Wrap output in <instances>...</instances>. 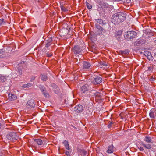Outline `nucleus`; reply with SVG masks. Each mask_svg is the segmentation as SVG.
<instances>
[{
  "label": "nucleus",
  "mask_w": 156,
  "mask_h": 156,
  "mask_svg": "<svg viewBox=\"0 0 156 156\" xmlns=\"http://www.w3.org/2000/svg\"><path fill=\"white\" fill-rule=\"evenodd\" d=\"M9 95H10V93L8 94V96L9 97Z\"/></svg>",
  "instance_id": "obj_51"
},
{
  "label": "nucleus",
  "mask_w": 156,
  "mask_h": 156,
  "mask_svg": "<svg viewBox=\"0 0 156 156\" xmlns=\"http://www.w3.org/2000/svg\"><path fill=\"white\" fill-rule=\"evenodd\" d=\"M100 4L102 8H106L109 7V5L104 1H101Z\"/></svg>",
  "instance_id": "obj_21"
},
{
  "label": "nucleus",
  "mask_w": 156,
  "mask_h": 156,
  "mask_svg": "<svg viewBox=\"0 0 156 156\" xmlns=\"http://www.w3.org/2000/svg\"><path fill=\"white\" fill-rule=\"evenodd\" d=\"M72 50L75 54H79L83 50L82 48L79 45L74 46L72 48Z\"/></svg>",
  "instance_id": "obj_5"
},
{
  "label": "nucleus",
  "mask_w": 156,
  "mask_h": 156,
  "mask_svg": "<svg viewBox=\"0 0 156 156\" xmlns=\"http://www.w3.org/2000/svg\"><path fill=\"white\" fill-rule=\"evenodd\" d=\"M52 86L54 92L56 94H58L59 90L58 87L55 83H53L52 84Z\"/></svg>",
  "instance_id": "obj_18"
},
{
  "label": "nucleus",
  "mask_w": 156,
  "mask_h": 156,
  "mask_svg": "<svg viewBox=\"0 0 156 156\" xmlns=\"http://www.w3.org/2000/svg\"><path fill=\"white\" fill-rule=\"evenodd\" d=\"M154 97L155 98V100H156V93L155 94V96Z\"/></svg>",
  "instance_id": "obj_48"
},
{
  "label": "nucleus",
  "mask_w": 156,
  "mask_h": 156,
  "mask_svg": "<svg viewBox=\"0 0 156 156\" xmlns=\"http://www.w3.org/2000/svg\"><path fill=\"white\" fill-rule=\"evenodd\" d=\"M33 85V84L31 83H28L27 84H24L23 85L22 87L25 88H29L32 86Z\"/></svg>",
  "instance_id": "obj_28"
},
{
  "label": "nucleus",
  "mask_w": 156,
  "mask_h": 156,
  "mask_svg": "<svg viewBox=\"0 0 156 156\" xmlns=\"http://www.w3.org/2000/svg\"><path fill=\"white\" fill-rule=\"evenodd\" d=\"M19 138V136L15 132L10 131V142H14Z\"/></svg>",
  "instance_id": "obj_6"
},
{
  "label": "nucleus",
  "mask_w": 156,
  "mask_h": 156,
  "mask_svg": "<svg viewBox=\"0 0 156 156\" xmlns=\"http://www.w3.org/2000/svg\"><path fill=\"white\" fill-rule=\"evenodd\" d=\"M40 89L44 95L46 97H48L49 96V94L48 93L46 90V89L44 86H41L39 87Z\"/></svg>",
  "instance_id": "obj_10"
},
{
  "label": "nucleus",
  "mask_w": 156,
  "mask_h": 156,
  "mask_svg": "<svg viewBox=\"0 0 156 156\" xmlns=\"http://www.w3.org/2000/svg\"><path fill=\"white\" fill-rule=\"evenodd\" d=\"M52 39L51 37H50V39Z\"/></svg>",
  "instance_id": "obj_54"
},
{
  "label": "nucleus",
  "mask_w": 156,
  "mask_h": 156,
  "mask_svg": "<svg viewBox=\"0 0 156 156\" xmlns=\"http://www.w3.org/2000/svg\"><path fill=\"white\" fill-rule=\"evenodd\" d=\"M83 110V107L80 105H77L74 108V110L76 112H81Z\"/></svg>",
  "instance_id": "obj_11"
},
{
  "label": "nucleus",
  "mask_w": 156,
  "mask_h": 156,
  "mask_svg": "<svg viewBox=\"0 0 156 156\" xmlns=\"http://www.w3.org/2000/svg\"><path fill=\"white\" fill-rule=\"evenodd\" d=\"M24 63V62L20 61V62H16V63L15 65L14 64V66H16L17 68V71L19 74L20 75H21L22 74V69H23V67L21 65Z\"/></svg>",
  "instance_id": "obj_4"
},
{
  "label": "nucleus",
  "mask_w": 156,
  "mask_h": 156,
  "mask_svg": "<svg viewBox=\"0 0 156 156\" xmlns=\"http://www.w3.org/2000/svg\"><path fill=\"white\" fill-rule=\"evenodd\" d=\"M137 35V33L134 31H128L125 32L124 34L125 39H133L136 38Z\"/></svg>",
  "instance_id": "obj_2"
},
{
  "label": "nucleus",
  "mask_w": 156,
  "mask_h": 156,
  "mask_svg": "<svg viewBox=\"0 0 156 156\" xmlns=\"http://www.w3.org/2000/svg\"><path fill=\"white\" fill-rule=\"evenodd\" d=\"M87 7L89 9H90L92 8V6L89 4L88 2H86Z\"/></svg>",
  "instance_id": "obj_35"
},
{
  "label": "nucleus",
  "mask_w": 156,
  "mask_h": 156,
  "mask_svg": "<svg viewBox=\"0 0 156 156\" xmlns=\"http://www.w3.org/2000/svg\"><path fill=\"white\" fill-rule=\"evenodd\" d=\"M144 54L149 60L152 59L153 57L152 56L151 53L150 52L148 51H145L144 52Z\"/></svg>",
  "instance_id": "obj_14"
},
{
  "label": "nucleus",
  "mask_w": 156,
  "mask_h": 156,
  "mask_svg": "<svg viewBox=\"0 0 156 156\" xmlns=\"http://www.w3.org/2000/svg\"><path fill=\"white\" fill-rule=\"evenodd\" d=\"M149 80L152 82L153 83L154 81V79L152 77H151Z\"/></svg>",
  "instance_id": "obj_39"
},
{
  "label": "nucleus",
  "mask_w": 156,
  "mask_h": 156,
  "mask_svg": "<svg viewBox=\"0 0 156 156\" xmlns=\"http://www.w3.org/2000/svg\"><path fill=\"white\" fill-rule=\"evenodd\" d=\"M5 23L3 19H0V26L3 25Z\"/></svg>",
  "instance_id": "obj_36"
},
{
  "label": "nucleus",
  "mask_w": 156,
  "mask_h": 156,
  "mask_svg": "<svg viewBox=\"0 0 156 156\" xmlns=\"http://www.w3.org/2000/svg\"><path fill=\"white\" fill-rule=\"evenodd\" d=\"M126 16V13L123 12L116 13L112 16V21L115 25H118L124 20Z\"/></svg>",
  "instance_id": "obj_1"
},
{
  "label": "nucleus",
  "mask_w": 156,
  "mask_h": 156,
  "mask_svg": "<svg viewBox=\"0 0 156 156\" xmlns=\"http://www.w3.org/2000/svg\"><path fill=\"white\" fill-rule=\"evenodd\" d=\"M63 144L64 145L65 148L68 150H70L69 144H68V142L64 140L63 142Z\"/></svg>",
  "instance_id": "obj_25"
},
{
  "label": "nucleus",
  "mask_w": 156,
  "mask_h": 156,
  "mask_svg": "<svg viewBox=\"0 0 156 156\" xmlns=\"http://www.w3.org/2000/svg\"><path fill=\"white\" fill-rule=\"evenodd\" d=\"M131 0H120V1H122V2H124L126 3H129L130 2Z\"/></svg>",
  "instance_id": "obj_37"
},
{
  "label": "nucleus",
  "mask_w": 156,
  "mask_h": 156,
  "mask_svg": "<svg viewBox=\"0 0 156 156\" xmlns=\"http://www.w3.org/2000/svg\"><path fill=\"white\" fill-rule=\"evenodd\" d=\"M12 39V38H10V39Z\"/></svg>",
  "instance_id": "obj_55"
},
{
  "label": "nucleus",
  "mask_w": 156,
  "mask_h": 156,
  "mask_svg": "<svg viewBox=\"0 0 156 156\" xmlns=\"http://www.w3.org/2000/svg\"><path fill=\"white\" fill-rule=\"evenodd\" d=\"M148 69L149 70H151L152 69L151 67H149L148 68Z\"/></svg>",
  "instance_id": "obj_46"
},
{
  "label": "nucleus",
  "mask_w": 156,
  "mask_h": 156,
  "mask_svg": "<svg viewBox=\"0 0 156 156\" xmlns=\"http://www.w3.org/2000/svg\"><path fill=\"white\" fill-rule=\"evenodd\" d=\"M81 90L82 94L85 96H87L90 93L89 91V87L87 85H84L82 86L81 87Z\"/></svg>",
  "instance_id": "obj_3"
},
{
  "label": "nucleus",
  "mask_w": 156,
  "mask_h": 156,
  "mask_svg": "<svg viewBox=\"0 0 156 156\" xmlns=\"http://www.w3.org/2000/svg\"><path fill=\"white\" fill-rule=\"evenodd\" d=\"M145 42V40H139L135 42L134 44L135 46H139L143 44Z\"/></svg>",
  "instance_id": "obj_16"
},
{
  "label": "nucleus",
  "mask_w": 156,
  "mask_h": 156,
  "mask_svg": "<svg viewBox=\"0 0 156 156\" xmlns=\"http://www.w3.org/2000/svg\"><path fill=\"white\" fill-rule=\"evenodd\" d=\"M1 124L0 123V129L1 128Z\"/></svg>",
  "instance_id": "obj_52"
},
{
  "label": "nucleus",
  "mask_w": 156,
  "mask_h": 156,
  "mask_svg": "<svg viewBox=\"0 0 156 156\" xmlns=\"http://www.w3.org/2000/svg\"><path fill=\"white\" fill-rule=\"evenodd\" d=\"M95 20L98 24L102 26L106 24V23L104 20H102L101 19H96Z\"/></svg>",
  "instance_id": "obj_19"
},
{
  "label": "nucleus",
  "mask_w": 156,
  "mask_h": 156,
  "mask_svg": "<svg viewBox=\"0 0 156 156\" xmlns=\"http://www.w3.org/2000/svg\"><path fill=\"white\" fill-rule=\"evenodd\" d=\"M12 121V119H10V121Z\"/></svg>",
  "instance_id": "obj_56"
},
{
  "label": "nucleus",
  "mask_w": 156,
  "mask_h": 156,
  "mask_svg": "<svg viewBox=\"0 0 156 156\" xmlns=\"http://www.w3.org/2000/svg\"><path fill=\"white\" fill-rule=\"evenodd\" d=\"M95 28L97 29L100 31L102 33L104 31V29L98 23H95Z\"/></svg>",
  "instance_id": "obj_22"
},
{
  "label": "nucleus",
  "mask_w": 156,
  "mask_h": 156,
  "mask_svg": "<svg viewBox=\"0 0 156 156\" xmlns=\"http://www.w3.org/2000/svg\"><path fill=\"white\" fill-rule=\"evenodd\" d=\"M155 57H156V53H155Z\"/></svg>",
  "instance_id": "obj_53"
},
{
  "label": "nucleus",
  "mask_w": 156,
  "mask_h": 156,
  "mask_svg": "<svg viewBox=\"0 0 156 156\" xmlns=\"http://www.w3.org/2000/svg\"><path fill=\"white\" fill-rule=\"evenodd\" d=\"M35 105V101L33 100H30L28 101L26 106L29 108H31L34 107Z\"/></svg>",
  "instance_id": "obj_9"
},
{
  "label": "nucleus",
  "mask_w": 156,
  "mask_h": 156,
  "mask_svg": "<svg viewBox=\"0 0 156 156\" xmlns=\"http://www.w3.org/2000/svg\"><path fill=\"white\" fill-rule=\"evenodd\" d=\"M144 140L145 142L147 143H151V142H153V141L152 140L150 136H145L144 139Z\"/></svg>",
  "instance_id": "obj_23"
},
{
  "label": "nucleus",
  "mask_w": 156,
  "mask_h": 156,
  "mask_svg": "<svg viewBox=\"0 0 156 156\" xmlns=\"http://www.w3.org/2000/svg\"><path fill=\"white\" fill-rule=\"evenodd\" d=\"M146 149L150 150L153 146V142L151 143H145L142 142L141 144Z\"/></svg>",
  "instance_id": "obj_7"
},
{
  "label": "nucleus",
  "mask_w": 156,
  "mask_h": 156,
  "mask_svg": "<svg viewBox=\"0 0 156 156\" xmlns=\"http://www.w3.org/2000/svg\"><path fill=\"white\" fill-rule=\"evenodd\" d=\"M138 148L140 150V151H143L144 150V149L142 147L139 146L138 147Z\"/></svg>",
  "instance_id": "obj_42"
},
{
  "label": "nucleus",
  "mask_w": 156,
  "mask_h": 156,
  "mask_svg": "<svg viewBox=\"0 0 156 156\" xmlns=\"http://www.w3.org/2000/svg\"><path fill=\"white\" fill-rule=\"evenodd\" d=\"M60 7L62 11L63 12H66L68 10L66 8L64 7L62 5H61Z\"/></svg>",
  "instance_id": "obj_33"
},
{
  "label": "nucleus",
  "mask_w": 156,
  "mask_h": 156,
  "mask_svg": "<svg viewBox=\"0 0 156 156\" xmlns=\"http://www.w3.org/2000/svg\"><path fill=\"white\" fill-rule=\"evenodd\" d=\"M49 43L50 42L47 43L46 44V47H48L50 44Z\"/></svg>",
  "instance_id": "obj_44"
},
{
  "label": "nucleus",
  "mask_w": 156,
  "mask_h": 156,
  "mask_svg": "<svg viewBox=\"0 0 156 156\" xmlns=\"http://www.w3.org/2000/svg\"><path fill=\"white\" fill-rule=\"evenodd\" d=\"M41 79L42 80L46 81L47 79V76L45 74L42 75L41 76Z\"/></svg>",
  "instance_id": "obj_29"
},
{
  "label": "nucleus",
  "mask_w": 156,
  "mask_h": 156,
  "mask_svg": "<svg viewBox=\"0 0 156 156\" xmlns=\"http://www.w3.org/2000/svg\"><path fill=\"white\" fill-rule=\"evenodd\" d=\"M79 152L80 154L81 155H83L84 156L86 155L87 154V152L83 149H80L79 150Z\"/></svg>",
  "instance_id": "obj_26"
},
{
  "label": "nucleus",
  "mask_w": 156,
  "mask_h": 156,
  "mask_svg": "<svg viewBox=\"0 0 156 156\" xmlns=\"http://www.w3.org/2000/svg\"><path fill=\"white\" fill-rule=\"evenodd\" d=\"M12 120H13V119ZM12 121H13V122H14V121H13V120H12Z\"/></svg>",
  "instance_id": "obj_57"
},
{
  "label": "nucleus",
  "mask_w": 156,
  "mask_h": 156,
  "mask_svg": "<svg viewBox=\"0 0 156 156\" xmlns=\"http://www.w3.org/2000/svg\"><path fill=\"white\" fill-rule=\"evenodd\" d=\"M102 80V79L101 77L96 76L93 80L92 82L94 84L97 85L101 83Z\"/></svg>",
  "instance_id": "obj_8"
},
{
  "label": "nucleus",
  "mask_w": 156,
  "mask_h": 156,
  "mask_svg": "<svg viewBox=\"0 0 156 156\" xmlns=\"http://www.w3.org/2000/svg\"><path fill=\"white\" fill-rule=\"evenodd\" d=\"M8 77V76H5L4 75H0V81L2 82L5 81Z\"/></svg>",
  "instance_id": "obj_24"
},
{
  "label": "nucleus",
  "mask_w": 156,
  "mask_h": 156,
  "mask_svg": "<svg viewBox=\"0 0 156 156\" xmlns=\"http://www.w3.org/2000/svg\"><path fill=\"white\" fill-rule=\"evenodd\" d=\"M13 115V113H12L11 114H10V116H12V115Z\"/></svg>",
  "instance_id": "obj_50"
},
{
  "label": "nucleus",
  "mask_w": 156,
  "mask_h": 156,
  "mask_svg": "<svg viewBox=\"0 0 156 156\" xmlns=\"http://www.w3.org/2000/svg\"><path fill=\"white\" fill-rule=\"evenodd\" d=\"M4 51L2 50H0V58H2L4 57L3 54L4 53Z\"/></svg>",
  "instance_id": "obj_34"
},
{
  "label": "nucleus",
  "mask_w": 156,
  "mask_h": 156,
  "mask_svg": "<svg viewBox=\"0 0 156 156\" xmlns=\"http://www.w3.org/2000/svg\"><path fill=\"white\" fill-rule=\"evenodd\" d=\"M52 55V54H47V56L48 57H51Z\"/></svg>",
  "instance_id": "obj_45"
},
{
  "label": "nucleus",
  "mask_w": 156,
  "mask_h": 156,
  "mask_svg": "<svg viewBox=\"0 0 156 156\" xmlns=\"http://www.w3.org/2000/svg\"><path fill=\"white\" fill-rule=\"evenodd\" d=\"M6 137L7 139H9V136L8 135H7V136H6Z\"/></svg>",
  "instance_id": "obj_47"
},
{
  "label": "nucleus",
  "mask_w": 156,
  "mask_h": 156,
  "mask_svg": "<svg viewBox=\"0 0 156 156\" xmlns=\"http://www.w3.org/2000/svg\"><path fill=\"white\" fill-rule=\"evenodd\" d=\"M114 147L113 145H111L108 146V149L106 152L108 153H112L114 152Z\"/></svg>",
  "instance_id": "obj_17"
},
{
  "label": "nucleus",
  "mask_w": 156,
  "mask_h": 156,
  "mask_svg": "<svg viewBox=\"0 0 156 156\" xmlns=\"http://www.w3.org/2000/svg\"><path fill=\"white\" fill-rule=\"evenodd\" d=\"M150 117L152 119H155L156 116V112L154 109H151L149 114Z\"/></svg>",
  "instance_id": "obj_13"
},
{
  "label": "nucleus",
  "mask_w": 156,
  "mask_h": 156,
  "mask_svg": "<svg viewBox=\"0 0 156 156\" xmlns=\"http://www.w3.org/2000/svg\"><path fill=\"white\" fill-rule=\"evenodd\" d=\"M35 77H32L30 79V81H32L34 80L35 79Z\"/></svg>",
  "instance_id": "obj_43"
},
{
  "label": "nucleus",
  "mask_w": 156,
  "mask_h": 156,
  "mask_svg": "<svg viewBox=\"0 0 156 156\" xmlns=\"http://www.w3.org/2000/svg\"><path fill=\"white\" fill-rule=\"evenodd\" d=\"M154 41V43H155V44L156 45V40H155Z\"/></svg>",
  "instance_id": "obj_49"
},
{
  "label": "nucleus",
  "mask_w": 156,
  "mask_h": 156,
  "mask_svg": "<svg viewBox=\"0 0 156 156\" xmlns=\"http://www.w3.org/2000/svg\"><path fill=\"white\" fill-rule=\"evenodd\" d=\"M123 32L122 30H121L116 31L115 33V36L117 38H120L122 36V34Z\"/></svg>",
  "instance_id": "obj_12"
},
{
  "label": "nucleus",
  "mask_w": 156,
  "mask_h": 156,
  "mask_svg": "<svg viewBox=\"0 0 156 156\" xmlns=\"http://www.w3.org/2000/svg\"><path fill=\"white\" fill-rule=\"evenodd\" d=\"M100 64H101V65H102L103 66H107V64L106 62H101Z\"/></svg>",
  "instance_id": "obj_40"
},
{
  "label": "nucleus",
  "mask_w": 156,
  "mask_h": 156,
  "mask_svg": "<svg viewBox=\"0 0 156 156\" xmlns=\"http://www.w3.org/2000/svg\"><path fill=\"white\" fill-rule=\"evenodd\" d=\"M120 52L122 54H128L129 53V51L128 50L126 49L124 50H120Z\"/></svg>",
  "instance_id": "obj_30"
},
{
  "label": "nucleus",
  "mask_w": 156,
  "mask_h": 156,
  "mask_svg": "<svg viewBox=\"0 0 156 156\" xmlns=\"http://www.w3.org/2000/svg\"><path fill=\"white\" fill-rule=\"evenodd\" d=\"M95 95L96 97L101 98L103 95L102 94H101L100 93L98 92H97L95 93Z\"/></svg>",
  "instance_id": "obj_32"
},
{
  "label": "nucleus",
  "mask_w": 156,
  "mask_h": 156,
  "mask_svg": "<svg viewBox=\"0 0 156 156\" xmlns=\"http://www.w3.org/2000/svg\"><path fill=\"white\" fill-rule=\"evenodd\" d=\"M11 122H10V131L11 130H12V131L13 130H14L15 131V129H16V127L15 126H13L14 124L15 123H13V124H11Z\"/></svg>",
  "instance_id": "obj_31"
},
{
  "label": "nucleus",
  "mask_w": 156,
  "mask_h": 156,
  "mask_svg": "<svg viewBox=\"0 0 156 156\" xmlns=\"http://www.w3.org/2000/svg\"><path fill=\"white\" fill-rule=\"evenodd\" d=\"M65 153L67 156H70V152L69 151H66Z\"/></svg>",
  "instance_id": "obj_38"
},
{
  "label": "nucleus",
  "mask_w": 156,
  "mask_h": 156,
  "mask_svg": "<svg viewBox=\"0 0 156 156\" xmlns=\"http://www.w3.org/2000/svg\"><path fill=\"white\" fill-rule=\"evenodd\" d=\"M91 65L88 62L84 61L83 63V67L84 69H89Z\"/></svg>",
  "instance_id": "obj_20"
},
{
  "label": "nucleus",
  "mask_w": 156,
  "mask_h": 156,
  "mask_svg": "<svg viewBox=\"0 0 156 156\" xmlns=\"http://www.w3.org/2000/svg\"><path fill=\"white\" fill-rule=\"evenodd\" d=\"M113 122H110L108 125V127L109 128H110L111 127L112 125L113 124Z\"/></svg>",
  "instance_id": "obj_41"
},
{
  "label": "nucleus",
  "mask_w": 156,
  "mask_h": 156,
  "mask_svg": "<svg viewBox=\"0 0 156 156\" xmlns=\"http://www.w3.org/2000/svg\"><path fill=\"white\" fill-rule=\"evenodd\" d=\"M14 92V90H12L11 92H10L11 95L10 96V101L16 100L17 99L16 95L13 93ZM14 92H15V91H14Z\"/></svg>",
  "instance_id": "obj_15"
},
{
  "label": "nucleus",
  "mask_w": 156,
  "mask_h": 156,
  "mask_svg": "<svg viewBox=\"0 0 156 156\" xmlns=\"http://www.w3.org/2000/svg\"><path fill=\"white\" fill-rule=\"evenodd\" d=\"M34 142L36 143L38 145H41L43 144L42 140L40 139H35Z\"/></svg>",
  "instance_id": "obj_27"
}]
</instances>
